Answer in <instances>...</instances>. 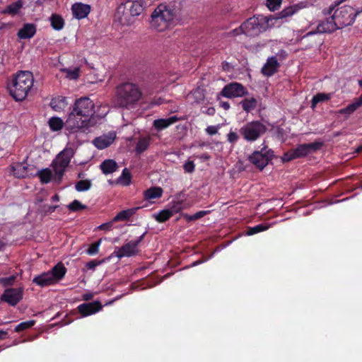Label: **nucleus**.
I'll return each mask as SVG.
<instances>
[{
	"mask_svg": "<svg viewBox=\"0 0 362 362\" xmlns=\"http://www.w3.org/2000/svg\"><path fill=\"white\" fill-rule=\"evenodd\" d=\"M71 10L74 17L77 19H82L90 12V6L83 3H75L72 5Z\"/></svg>",
	"mask_w": 362,
	"mask_h": 362,
	"instance_id": "obj_20",
	"label": "nucleus"
},
{
	"mask_svg": "<svg viewBox=\"0 0 362 362\" xmlns=\"http://www.w3.org/2000/svg\"><path fill=\"white\" fill-rule=\"evenodd\" d=\"M100 169L105 175L113 173L118 169L117 162L112 159L105 160L100 165Z\"/></svg>",
	"mask_w": 362,
	"mask_h": 362,
	"instance_id": "obj_26",
	"label": "nucleus"
},
{
	"mask_svg": "<svg viewBox=\"0 0 362 362\" xmlns=\"http://www.w3.org/2000/svg\"><path fill=\"white\" fill-rule=\"evenodd\" d=\"M59 207L58 205H55V206H51V205H47V204H45L42 206V211L43 213L47 215V214H52L57 208Z\"/></svg>",
	"mask_w": 362,
	"mask_h": 362,
	"instance_id": "obj_50",
	"label": "nucleus"
},
{
	"mask_svg": "<svg viewBox=\"0 0 362 362\" xmlns=\"http://www.w3.org/2000/svg\"><path fill=\"white\" fill-rule=\"evenodd\" d=\"M209 212H210V211H199L192 215H190L188 214H182V217L187 222H190V221H194L198 220V219L204 217V216L208 214Z\"/></svg>",
	"mask_w": 362,
	"mask_h": 362,
	"instance_id": "obj_37",
	"label": "nucleus"
},
{
	"mask_svg": "<svg viewBox=\"0 0 362 362\" xmlns=\"http://www.w3.org/2000/svg\"><path fill=\"white\" fill-rule=\"evenodd\" d=\"M281 1L282 0H267V5L269 10L275 11L280 7Z\"/></svg>",
	"mask_w": 362,
	"mask_h": 362,
	"instance_id": "obj_48",
	"label": "nucleus"
},
{
	"mask_svg": "<svg viewBox=\"0 0 362 362\" xmlns=\"http://www.w3.org/2000/svg\"><path fill=\"white\" fill-rule=\"evenodd\" d=\"M64 122L59 117H52L49 120V125L52 130L59 131L63 128Z\"/></svg>",
	"mask_w": 362,
	"mask_h": 362,
	"instance_id": "obj_40",
	"label": "nucleus"
},
{
	"mask_svg": "<svg viewBox=\"0 0 362 362\" xmlns=\"http://www.w3.org/2000/svg\"><path fill=\"white\" fill-rule=\"evenodd\" d=\"M51 26L56 30H62L64 26V20L58 14H52L50 17Z\"/></svg>",
	"mask_w": 362,
	"mask_h": 362,
	"instance_id": "obj_30",
	"label": "nucleus"
},
{
	"mask_svg": "<svg viewBox=\"0 0 362 362\" xmlns=\"http://www.w3.org/2000/svg\"><path fill=\"white\" fill-rule=\"evenodd\" d=\"M267 23L268 20L266 17L254 16L242 23V28L245 31V35L255 37L266 30Z\"/></svg>",
	"mask_w": 362,
	"mask_h": 362,
	"instance_id": "obj_7",
	"label": "nucleus"
},
{
	"mask_svg": "<svg viewBox=\"0 0 362 362\" xmlns=\"http://www.w3.org/2000/svg\"><path fill=\"white\" fill-rule=\"evenodd\" d=\"M323 145L324 143L320 141L310 144H300L296 148L291 149L284 153L282 160L284 162H289L296 158L305 157L310 153L320 150Z\"/></svg>",
	"mask_w": 362,
	"mask_h": 362,
	"instance_id": "obj_5",
	"label": "nucleus"
},
{
	"mask_svg": "<svg viewBox=\"0 0 362 362\" xmlns=\"http://www.w3.org/2000/svg\"><path fill=\"white\" fill-rule=\"evenodd\" d=\"M280 64L276 57H272L267 59L266 64L262 69V73L267 76L274 75L279 67Z\"/></svg>",
	"mask_w": 362,
	"mask_h": 362,
	"instance_id": "obj_19",
	"label": "nucleus"
},
{
	"mask_svg": "<svg viewBox=\"0 0 362 362\" xmlns=\"http://www.w3.org/2000/svg\"><path fill=\"white\" fill-rule=\"evenodd\" d=\"M359 13L354 7L351 6H342L337 8L334 13V20L336 21L339 29H342L346 26L351 25Z\"/></svg>",
	"mask_w": 362,
	"mask_h": 362,
	"instance_id": "obj_8",
	"label": "nucleus"
},
{
	"mask_svg": "<svg viewBox=\"0 0 362 362\" xmlns=\"http://www.w3.org/2000/svg\"><path fill=\"white\" fill-rule=\"evenodd\" d=\"M115 139V134L110 132L108 134L96 137L93 141V145L98 149H104L110 146Z\"/></svg>",
	"mask_w": 362,
	"mask_h": 362,
	"instance_id": "obj_17",
	"label": "nucleus"
},
{
	"mask_svg": "<svg viewBox=\"0 0 362 362\" xmlns=\"http://www.w3.org/2000/svg\"><path fill=\"white\" fill-rule=\"evenodd\" d=\"M102 243V239L98 240V241L92 243L88 250L87 253L90 255H94L98 252L99 247Z\"/></svg>",
	"mask_w": 362,
	"mask_h": 362,
	"instance_id": "obj_46",
	"label": "nucleus"
},
{
	"mask_svg": "<svg viewBox=\"0 0 362 362\" xmlns=\"http://www.w3.org/2000/svg\"><path fill=\"white\" fill-rule=\"evenodd\" d=\"M220 105L221 107H223L225 110H228L230 108V103L226 101H222L220 103Z\"/></svg>",
	"mask_w": 362,
	"mask_h": 362,
	"instance_id": "obj_58",
	"label": "nucleus"
},
{
	"mask_svg": "<svg viewBox=\"0 0 362 362\" xmlns=\"http://www.w3.org/2000/svg\"><path fill=\"white\" fill-rule=\"evenodd\" d=\"M142 95V90L137 84L124 82L116 87L114 103L118 107L130 109L138 104Z\"/></svg>",
	"mask_w": 362,
	"mask_h": 362,
	"instance_id": "obj_2",
	"label": "nucleus"
},
{
	"mask_svg": "<svg viewBox=\"0 0 362 362\" xmlns=\"http://www.w3.org/2000/svg\"><path fill=\"white\" fill-rule=\"evenodd\" d=\"M206 132L209 135H214V134H216L217 133L218 128L216 126H209L206 129Z\"/></svg>",
	"mask_w": 362,
	"mask_h": 362,
	"instance_id": "obj_55",
	"label": "nucleus"
},
{
	"mask_svg": "<svg viewBox=\"0 0 362 362\" xmlns=\"http://www.w3.org/2000/svg\"><path fill=\"white\" fill-rule=\"evenodd\" d=\"M298 11L297 6H289L281 11L279 13L281 18L291 16Z\"/></svg>",
	"mask_w": 362,
	"mask_h": 362,
	"instance_id": "obj_44",
	"label": "nucleus"
},
{
	"mask_svg": "<svg viewBox=\"0 0 362 362\" xmlns=\"http://www.w3.org/2000/svg\"><path fill=\"white\" fill-rule=\"evenodd\" d=\"M330 98L331 95L329 93H317L315 95L313 96L311 100V107L312 108H315L319 103L327 101Z\"/></svg>",
	"mask_w": 362,
	"mask_h": 362,
	"instance_id": "obj_33",
	"label": "nucleus"
},
{
	"mask_svg": "<svg viewBox=\"0 0 362 362\" xmlns=\"http://www.w3.org/2000/svg\"><path fill=\"white\" fill-rule=\"evenodd\" d=\"M100 264V262H98L96 260H91L90 262H88L87 264H86V267L88 269H95V268L99 265Z\"/></svg>",
	"mask_w": 362,
	"mask_h": 362,
	"instance_id": "obj_56",
	"label": "nucleus"
},
{
	"mask_svg": "<svg viewBox=\"0 0 362 362\" xmlns=\"http://www.w3.org/2000/svg\"><path fill=\"white\" fill-rule=\"evenodd\" d=\"M132 175L127 168H124L120 177L118 178V182L124 186H128L131 183Z\"/></svg>",
	"mask_w": 362,
	"mask_h": 362,
	"instance_id": "obj_39",
	"label": "nucleus"
},
{
	"mask_svg": "<svg viewBox=\"0 0 362 362\" xmlns=\"http://www.w3.org/2000/svg\"><path fill=\"white\" fill-rule=\"evenodd\" d=\"M37 31L36 25L33 23H25L18 31L17 36L21 40L30 39L33 37Z\"/></svg>",
	"mask_w": 362,
	"mask_h": 362,
	"instance_id": "obj_21",
	"label": "nucleus"
},
{
	"mask_svg": "<svg viewBox=\"0 0 362 362\" xmlns=\"http://www.w3.org/2000/svg\"><path fill=\"white\" fill-rule=\"evenodd\" d=\"M163 190L160 187H151L144 192V197L146 200L160 198Z\"/></svg>",
	"mask_w": 362,
	"mask_h": 362,
	"instance_id": "obj_28",
	"label": "nucleus"
},
{
	"mask_svg": "<svg viewBox=\"0 0 362 362\" xmlns=\"http://www.w3.org/2000/svg\"><path fill=\"white\" fill-rule=\"evenodd\" d=\"M23 298V288H10L6 289L1 296V300L11 306H16Z\"/></svg>",
	"mask_w": 362,
	"mask_h": 362,
	"instance_id": "obj_15",
	"label": "nucleus"
},
{
	"mask_svg": "<svg viewBox=\"0 0 362 362\" xmlns=\"http://www.w3.org/2000/svg\"><path fill=\"white\" fill-rule=\"evenodd\" d=\"M345 0H339L338 1H336L334 4L331 5L329 8L326 11L324 10L323 12L325 14L330 15L332 11L335 9V7L341 4L342 2H344Z\"/></svg>",
	"mask_w": 362,
	"mask_h": 362,
	"instance_id": "obj_53",
	"label": "nucleus"
},
{
	"mask_svg": "<svg viewBox=\"0 0 362 362\" xmlns=\"http://www.w3.org/2000/svg\"><path fill=\"white\" fill-rule=\"evenodd\" d=\"M7 334V332L0 329V340L6 339Z\"/></svg>",
	"mask_w": 362,
	"mask_h": 362,
	"instance_id": "obj_59",
	"label": "nucleus"
},
{
	"mask_svg": "<svg viewBox=\"0 0 362 362\" xmlns=\"http://www.w3.org/2000/svg\"><path fill=\"white\" fill-rule=\"evenodd\" d=\"M102 308L103 305L98 300L90 303H83L77 307L78 313L83 317L93 315L102 310Z\"/></svg>",
	"mask_w": 362,
	"mask_h": 362,
	"instance_id": "obj_16",
	"label": "nucleus"
},
{
	"mask_svg": "<svg viewBox=\"0 0 362 362\" xmlns=\"http://www.w3.org/2000/svg\"><path fill=\"white\" fill-rule=\"evenodd\" d=\"M113 221L107 222L100 225L98 229L103 230H110L112 226Z\"/></svg>",
	"mask_w": 362,
	"mask_h": 362,
	"instance_id": "obj_54",
	"label": "nucleus"
},
{
	"mask_svg": "<svg viewBox=\"0 0 362 362\" xmlns=\"http://www.w3.org/2000/svg\"><path fill=\"white\" fill-rule=\"evenodd\" d=\"M273 157L274 151L268 149L267 146H264L260 151H255L248 159L257 168L262 170Z\"/></svg>",
	"mask_w": 362,
	"mask_h": 362,
	"instance_id": "obj_11",
	"label": "nucleus"
},
{
	"mask_svg": "<svg viewBox=\"0 0 362 362\" xmlns=\"http://www.w3.org/2000/svg\"><path fill=\"white\" fill-rule=\"evenodd\" d=\"M214 112H215V110L213 107H211V108L208 109V114L209 115H214Z\"/></svg>",
	"mask_w": 362,
	"mask_h": 362,
	"instance_id": "obj_63",
	"label": "nucleus"
},
{
	"mask_svg": "<svg viewBox=\"0 0 362 362\" xmlns=\"http://www.w3.org/2000/svg\"><path fill=\"white\" fill-rule=\"evenodd\" d=\"M16 279V276L15 275H11L8 277H2L0 278V284L4 287L12 286Z\"/></svg>",
	"mask_w": 362,
	"mask_h": 362,
	"instance_id": "obj_47",
	"label": "nucleus"
},
{
	"mask_svg": "<svg viewBox=\"0 0 362 362\" xmlns=\"http://www.w3.org/2000/svg\"><path fill=\"white\" fill-rule=\"evenodd\" d=\"M22 7L23 3L21 0H18L7 6L4 13L14 16L18 13Z\"/></svg>",
	"mask_w": 362,
	"mask_h": 362,
	"instance_id": "obj_35",
	"label": "nucleus"
},
{
	"mask_svg": "<svg viewBox=\"0 0 362 362\" xmlns=\"http://www.w3.org/2000/svg\"><path fill=\"white\" fill-rule=\"evenodd\" d=\"M358 85L360 87H362V79L358 81ZM358 98L362 100V94L358 97Z\"/></svg>",
	"mask_w": 362,
	"mask_h": 362,
	"instance_id": "obj_64",
	"label": "nucleus"
},
{
	"mask_svg": "<svg viewBox=\"0 0 362 362\" xmlns=\"http://www.w3.org/2000/svg\"><path fill=\"white\" fill-rule=\"evenodd\" d=\"M59 200V196L57 194H55L51 197V201L52 202H58Z\"/></svg>",
	"mask_w": 362,
	"mask_h": 362,
	"instance_id": "obj_61",
	"label": "nucleus"
},
{
	"mask_svg": "<svg viewBox=\"0 0 362 362\" xmlns=\"http://www.w3.org/2000/svg\"><path fill=\"white\" fill-rule=\"evenodd\" d=\"M93 295L90 293H84L83 296H82V299L83 300H86V301H88V300H90L93 298Z\"/></svg>",
	"mask_w": 362,
	"mask_h": 362,
	"instance_id": "obj_57",
	"label": "nucleus"
},
{
	"mask_svg": "<svg viewBox=\"0 0 362 362\" xmlns=\"http://www.w3.org/2000/svg\"><path fill=\"white\" fill-rule=\"evenodd\" d=\"M183 169L185 173H192L194 171L195 164L192 160H187L183 165Z\"/></svg>",
	"mask_w": 362,
	"mask_h": 362,
	"instance_id": "obj_49",
	"label": "nucleus"
},
{
	"mask_svg": "<svg viewBox=\"0 0 362 362\" xmlns=\"http://www.w3.org/2000/svg\"><path fill=\"white\" fill-rule=\"evenodd\" d=\"M177 119H178L176 116H173L166 119H155L153 122V126L157 130H162L174 124L177 121Z\"/></svg>",
	"mask_w": 362,
	"mask_h": 362,
	"instance_id": "obj_27",
	"label": "nucleus"
},
{
	"mask_svg": "<svg viewBox=\"0 0 362 362\" xmlns=\"http://www.w3.org/2000/svg\"><path fill=\"white\" fill-rule=\"evenodd\" d=\"M142 206L134 207L119 211L112 219L113 222L129 220Z\"/></svg>",
	"mask_w": 362,
	"mask_h": 362,
	"instance_id": "obj_24",
	"label": "nucleus"
},
{
	"mask_svg": "<svg viewBox=\"0 0 362 362\" xmlns=\"http://www.w3.org/2000/svg\"><path fill=\"white\" fill-rule=\"evenodd\" d=\"M146 232L137 238L135 240H131L124 244L116 252V256L121 259L124 257H130L138 255L140 252L139 245L144 239Z\"/></svg>",
	"mask_w": 362,
	"mask_h": 362,
	"instance_id": "obj_13",
	"label": "nucleus"
},
{
	"mask_svg": "<svg viewBox=\"0 0 362 362\" xmlns=\"http://www.w3.org/2000/svg\"><path fill=\"white\" fill-rule=\"evenodd\" d=\"M66 272V268L62 262L57 263L50 271H49L55 284L64 277Z\"/></svg>",
	"mask_w": 362,
	"mask_h": 362,
	"instance_id": "obj_23",
	"label": "nucleus"
},
{
	"mask_svg": "<svg viewBox=\"0 0 362 362\" xmlns=\"http://www.w3.org/2000/svg\"><path fill=\"white\" fill-rule=\"evenodd\" d=\"M146 7L145 0H127L119 5L115 18L122 25H131L141 15Z\"/></svg>",
	"mask_w": 362,
	"mask_h": 362,
	"instance_id": "obj_3",
	"label": "nucleus"
},
{
	"mask_svg": "<svg viewBox=\"0 0 362 362\" xmlns=\"http://www.w3.org/2000/svg\"><path fill=\"white\" fill-rule=\"evenodd\" d=\"M265 124L258 120L246 123L240 129V134L247 142H254L266 133Z\"/></svg>",
	"mask_w": 362,
	"mask_h": 362,
	"instance_id": "obj_6",
	"label": "nucleus"
},
{
	"mask_svg": "<svg viewBox=\"0 0 362 362\" xmlns=\"http://www.w3.org/2000/svg\"><path fill=\"white\" fill-rule=\"evenodd\" d=\"M33 283L42 288L55 284L49 272L35 276L33 279Z\"/></svg>",
	"mask_w": 362,
	"mask_h": 362,
	"instance_id": "obj_22",
	"label": "nucleus"
},
{
	"mask_svg": "<svg viewBox=\"0 0 362 362\" xmlns=\"http://www.w3.org/2000/svg\"><path fill=\"white\" fill-rule=\"evenodd\" d=\"M152 138L151 136H146L139 138L136 144L135 151L137 154H141L144 152L150 146Z\"/></svg>",
	"mask_w": 362,
	"mask_h": 362,
	"instance_id": "obj_29",
	"label": "nucleus"
},
{
	"mask_svg": "<svg viewBox=\"0 0 362 362\" xmlns=\"http://www.w3.org/2000/svg\"><path fill=\"white\" fill-rule=\"evenodd\" d=\"M180 2L173 1L168 4H160L151 14V26L158 32L166 30L180 16Z\"/></svg>",
	"mask_w": 362,
	"mask_h": 362,
	"instance_id": "obj_1",
	"label": "nucleus"
},
{
	"mask_svg": "<svg viewBox=\"0 0 362 362\" xmlns=\"http://www.w3.org/2000/svg\"><path fill=\"white\" fill-rule=\"evenodd\" d=\"M37 175L42 184L49 183L53 177L52 172L49 168H45L39 170L37 173Z\"/></svg>",
	"mask_w": 362,
	"mask_h": 362,
	"instance_id": "obj_31",
	"label": "nucleus"
},
{
	"mask_svg": "<svg viewBox=\"0 0 362 362\" xmlns=\"http://www.w3.org/2000/svg\"><path fill=\"white\" fill-rule=\"evenodd\" d=\"M71 157L65 151H61L56 158L53 160L52 166L56 175L55 181L57 182H61L65 170L69 165Z\"/></svg>",
	"mask_w": 362,
	"mask_h": 362,
	"instance_id": "obj_12",
	"label": "nucleus"
},
{
	"mask_svg": "<svg viewBox=\"0 0 362 362\" xmlns=\"http://www.w3.org/2000/svg\"><path fill=\"white\" fill-rule=\"evenodd\" d=\"M36 323V321L34 320H30L25 322H22L19 323L14 329L16 332H21L25 329H28L33 326H34Z\"/></svg>",
	"mask_w": 362,
	"mask_h": 362,
	"instance_id": "obj_42",
	"label": "nucleus"
},
{
	"mask_svg": "<svg viewBox=\"0 0 362 362\" xmlns=\"http://www.w3.org/2000/svg\"><path fill=\"white\" fill-rule=\"evenodd\" d=\"M173 216L172 212L169 209H163L159 211L156 215H154L155 219L158 223H164Z\"/></svg>",
	"mask_w": 362,
	"mask_h": 362,
	"instance_id": "obj_38",
	"label": "nucleus"
},
{
	"mask_svg": "<svg viewBox=\"0 0 362 362\" xmlns=\"http://www.w3.org/2000/svg\"><path fill=\"white\" fill-rule=\"evenodd\" d=\"M244 111L250 112L257 107V101L255 98H245L240 103Z\"/></svg>",
	"mask_w": 362,
	"mask_h": 362,
	"instance_id": "obj_32",
	"label": "nucleus"
},
{
	"mask_svg": "<svg viewBox=\"0 0 362 362\" xmlns=\"http://www.w3.org/2000/svg\"><path fill=\"white\" fill-rule=\"evenodd\" d=\"M242 34L245 35V31H244L243 28H242V24L238 28H236L232 30L229 33L230 36H237V35H240Z\"/></svg>",
	"mask_w": 362,
	"mask_h": 362,
	"instance_id": "obj_52",
	"label": "nucleus"
},
{
	"mask_svg": "<svg viewBox=\"0 0 362 362\" xmlns=\"http://www.w3.org/2000/svg\"><path fill=\"white\" fill-rule=\"evenodd\" d=\"M227 137H228V142H230V144H235V142L238 141V140L239 139V136L237 134V133L235 132H232V131H230L228 134Z\"/></svg>",
	"mask_w": 362,
	"mask_h": 362,
	"instance_id": "obj_51",
	"label": "nucleus"
},
{
	"mask_svg": "<svg viewBox=\"0 0 362 362\" xmlns=\"http://www.w3.org/2000/svg\"><path fill=\"white\" fill-rule=\"evenodd\" d=\"M270 227L269 224L267 223H260L253 227H249L247 230V235H252L257 234L258 233L267 230Z\"/></svg>",
	"mask_w": 362,
	"mask_h": 362,
	"instance_id": "obj_36",
	"label": "nucleus"
},
{
	"mask_svg": "<svg viewBox=\"0 0 362 362\" xmlns=\"http://www.w3.org/2000/svg\"><path fill=\"white\" fill-rule=\"evenodd\" d=\"M67 208L71 211L76 212L86 209L87 206L81 204L78 200L74 199L72 202L67 205Z\"/></svg>",
	"mask_w": 362,
	"mask_h": 362,
	"instance_id": "obj_43",
	"label": "nucleus"
},
{
	"mask_svg": "<svg viewBox=\"0 0 362 362\" xmlns=\"http://www.w3.org/2000/svg\"><path fill=\"white\" fill-rule=\"evenodd\" d=\"M34 83L33 73L29 71H21L16 74L7 88L10 95L16 101H22L28 95Z\"/></svg>",
	"mask_w": 362,
	"mask_h": 362,
	"instance_id": "obj_4",
	"label": "nucleus"
},
{
	"mask_svg": "<svg viewBox=\"0 0 362 362\" xmlns=\"http://www.w3.org/2000/svg\"><path fill=\"white\" fill-rule=\"evenodd\" d=\"M338 29H339V28L334 20L333 15L326 18L325 21H321L317 27V30L319 33H332Z\"/></svg>",
	"mask_w": 362,
	"mask_h": 362,
	"instance_id": "obj_18",
	"label": "nucleus"
},
{
	"mask_svg": "<svg viewBox=\"0 0 362 362\" xmlns=\"http://www.w3.org/2000/svg\"><path fill=\"white\" fill-rule=\"evenodd\" d=\"M93 120H84L83 117L76 115L71 112L64 123L65 128L69 133L86 132L89 128L93 126Z\"/></svg>",
	"mask_w": 362,
	"mask_h": 362,
	"instance_id": "obj_9",
	"label": "nucleus"
},
{
	"mask_svg": "<svg viewBox=\"0 0 362 362\" xmlns=\"http://www.w3.org/2000/svg\"><path fill=\"white\" fill-rule=\"evenodd\" d=\"M92 183L89 180H81L75 185V189L78 192H84L88 190L91 187Z\"/></svg>",
	"mask_w": 362,
	"mask_h": 362,
	"instance_id": "obj_41",
	"label": "nucleus"
},
{
	"mask_svg": "<svg viewBox=\"0 0 362 362\" xmlns=\"http://www.w3.org/2000/svg\"><path fill=\"white\" fill-rule=\"evenodd\" d=\"M182 204V201H173L170 203V207L168 209L172 212L173 216L183 209Z\"/></svg>",
	"mask_w": 362,
	"mask_h": 362,
	"instance_id": "obj_45",
	"label": "nucleus"
},
{
	"mask_svg": "<svg viewBox=\"0 0 362 362\" xmlns=\"http://www.w3.org/2000/svg\"><path fill=\"white\" fill-rule=\"evenodd\" d=\"M356 152L359 153H361L362 152V145H360L358 146L356 148Z\"/></svg>",
	"mask_w": 362,
	"mask_h": 362,
	"instance_id": "obj_62",
	"label": "nucleus"
},
{
	"mask_svg": "<svg viewBox=\"0 0 362 362\" xmlns=\"http://www.w3.org/2000/svg\"><path fill=\"white\" fill-rule=\"evenodd\" d=\"M71 75L73 78H76L78 76V70H74L73 71H71Z\"/></svg>",
	"mask_w": 362,
	"mask_h": 362,
	"instance_id": "obj_60",
	"label": "nucleus"
},
{
	"mask_svg": "<svg viewBox=\"0 0 362 362\" xmlns=\"http://www.w3.org/2000/svg\"><path fill=\"white\" fill-rule=\"evenodd\" d=\"M362 105V100L356 98L354 102L348 105L346 107L341 108L337 111L339 115H344L346 117H349L353 114L358 108Z\"/></svg>",
	"mask_w": 362,
	"mask_h": 362,
	"instance_id": "obj_25",
	"label": "nucleus"
},
{
	"mask_svg": "<svg viewBox=\"0 0 362 362\" xmlns=\"http://www.w3.org/2000/svg\"><path fill=\"white\" fill-rule=\"evenodd\" d=\"M94 103L88 97L77 99L73 106L72 112L76 115L83 117L84 120H93L92 117L95 114Z\"/></svg>",
	"mask_w": 362,
	"mask_h": 362,
	"instance_id": "obj_10",
	"label": "nucleus"
},
{
	"mask_svg": "<svg viewBox=\"0 0 362 362\" xmlns=\"http://www.w3.org/2000/svg\"><path fill=\"white\" fill-rule=\"evenodd\" d=\"M66 105V98L59 96L52 99L50 102V106L56 111L62 110Z\"/></svg>",
	"mask_w": 362,
	"mask_h": 362,
	"instance_id": "obj_34",
	"label": "nucleus"
},
{
	"mask_svg": "<svg viewBox=\"0 0 362 362\" xmlns=\"http://www.w3.org/2000/svg\"><path fill=\"white\" fill-rule=\"evenodd\" d=\"M221 95L227 98L243 97L248 94L247 88L240 83L231 82L226 84L220 93Z\"/></svg>",
	"mask_w": 362,
	"mask_h": 362,
	"instance_id": "obj_14",
	"label": "nucleus"
}]
</instances>
